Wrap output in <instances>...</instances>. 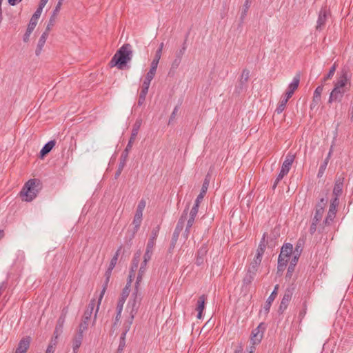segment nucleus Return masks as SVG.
Instances as JSON below:
<instances>
[{"label":"nucleus","instance_id":"nucleus-34","mask_svg":"<svg viewBox=\"0 0 353 353\" xmlns=\"http://www.w3.org/2000/svg\"><path fill=\"white\" fill-rule=\"evenodd\" d=\"M187 39H188V35L186 36L185 39L183 43L181 48L176 52L175 58L179 59L181 60L182 59V57L186 50V48H187V44H186Z\"/></svg>","mask_w":353,"mask_h":353},{"label":"nucleus","instance_id":"nucleus-14","mask_svg":"<svg viewBox=\"0 0 353 353\" xmlns=\"http://www.w3.org/2000/svg\"><path fill=\"white\" fill-rule=\"evenodd\" d=\"M188 209H189V205H188L185 208V210L183 211L182 214L177 222L176 226L174 229V232L180 234V233L183 230L184 225H185V222L188 217Z\"/></svg>","mask_w":353,"mask_h":353},{"label":"nucleus","instance_id":"nucleus-58","mask_svg":"<svg viewBox=\"0 0 353 353\" xmlns=\"http://www.w3.org/2000/svg\"><path fill=\"white\" fill-rule=\"evenodd\" d=\"M154 245H155V241L149 239V240L147 243L146 250L153 252V248H154Z\"/></svg>","mask_w":353,"mask_h":353},{"label":"nucleus","instance_id":"nucleus-2","mask_svg":"<svg viewBox=\"0 0 353 353\" xmlns=\"http://www.w3.org/2000/svg\"><path fill=\"white\" fill-rule=\"evenodd\" d=\"M41 187V182L39 179H30L25 183L20 194L21 196H26L24 199L26 201H31L37 196Z\"/></svg>","mask_w":353,"mask_h":353},{"label":"nucleus","instance_id":"nucleus-12","mask_svg":"<svg viewBox=\"0 0 353 353\" xmlns=\"http://www.w3.org/2000/svg\"><path fill=\"white\" fill-rule=\"evenodd\" d=\"M327 203V198L323 197L320 199L319 201H318V203L315 205L314 216L317 217L321 220Z\"/></svg>","mask_w":353,"mask_h":353},{"label":"nucleus","instance_id":"nucleus-27","mask_svg":"<svg viewBox=\"0 0 353 353\" xmlns=\"http://www.w3.org/2000/svg\"><path fill=\"white\" fill-rule=\"evenodd\" d=\"M261 261L262 258H258V256H255L248 268L249 272L252 273H256L258 268L261 263Z\"/></svg>","mask_w":353,"mask_h":353},{"label":"nucleus","instance_id":"nucleus-56","mask_svg":"<svg viewBox=\"0 0 353 353\" xmlns=\"http://www.w3.org/2000/svg\"><path fill=\"white\" fill-rule=\"evenodd\" d=\"M178 111H179V106L176 105L174 108V110H173V111H172V114H171V115L170 117L169 123H168L169 124L171 123L172 121L175 119V117H176V116L177 114Z\"/></svg>","mask_w":353,"mask_h":353},{"label":"nucleus","instance_id":"nucleus-59","mask_svg":"<svg viewBox=\"0 0 353 353\" xmlns=\"http://www.w3.org/2000/svg\"><path fill=\"white\" fill-rule=\"evenodd\" d=\"M155 74H156V72L149 70L148 72V73L146 74L145 79L151 81L154 79Z\"/></svg>","mask_w":353,"mask_h":353},{"label":"nucleus","instance_id":"nucleus-33","mask_svg":"<svg viewBox=\"0 0 353 353\" xmlns=\"http://www.w3.org/2000/svg\"><path fill=\"white\" fill-rule=\"evenodd\" d=\"M249 78H250V70H248L247 68H245L242 71V74H241V78L239 81L240 82V84L243 83L247 85Z\"/></svg>","mask_w":353,"mask_h":353},{"label":"nucleus","instance_id":"nucleus-32","mask_svg":"<svg viewBox=\"0 0 353 353\" xmlns=\"http://www.w3.org/2000/svg\"><path fill=\"white\" fill-rule=\"evenodd\" d=\"M110 281H108L106 279H105V281H104V283H103V289L101 292V294H100V296H99V301H98V304H97V309H96V312H95V314H94V321L96 320V318H97V312L99 310V305L101 304V299L105 294V292L108 288V283H109Z\"/></svg>","mask_w":353,"mask_h":353},{"label":"nucleus","instance_id":"nucleus-22","mask_svg":"<svg viewBox=\"0 0 353 353\" xmlns=\"http://www.w3.org/2000/svg\"><path fill=\"white\" fill-rule=\"evenodd\" d=\"M343 180L342 177H337L335 180V183L333 189L334 196H340L343 192Z\"/></svg>","mask_w":353,"mask_h":353},{"label":"nucleus","instance_id":"nucleus-45","mask_svg":"<svg viewBox=\"0 0 353 353\" xmlns=\"http://www.w3.org/2000/svg\"><path fill=\"white\" fill-rule=\"evenodd\" d=\"M159 230H160V226L159 225H157L155 228H154L152 229V233H151V236L150 237V239H152L154 241H156V239H157V238L158 236Z\"/></svg>","mask_w":353,"mask_h":353},{"label":"nucleus","instance_id":"nucleus-51","mask_svg":"<svg viewBox=\"0 0 353 353\" xmlns=\"http://www.w3.org/2000/svg\"><path fill=\"white\" fill-rule=\"evenodd\" d=\"M179 234L175 232H173L172 237L170 243V248H174L175 247V245L178 241Z\"/></svg>","mask_w":353,"mask_h":353},{"label":"nucleus","instance_id":"nucleus-3","mask_svg":"<svg viewBox=\"0 0 353 353\" xmlns=\"http://www.w3.org/2000/svg\"><path fill=\"white\" fill-rule=\"evenodd\" d=\"M295 159V154H292L291 152H288L285 157V159L283 161L281 169L280 170L279 174H278L277 177L276 178L274 183L272 185V189L274 190L279 181L289 172L291 166L294 161Z\"/></svg>","mask_w":353,"mask_h":353},{"label":"nucleus","instance_id":"nucleus-57","mask_svg":"<svg viewBox=\"0 0 353 353\" xmlns=\"http://www.w3.org/2000/svg\"><path fill=\"white\" fill-rule=\"evenodd\" d=\"M163 43H161L159 48L157 50L154 57H157V59H160L162 54V50L163 48Z\"/></svg>","mask_w":353,"mask_h":353},{"label":"nucleus","instance_id":"nucleus-17","mask_svg":"<svg viewBox=\"0 0 353 353\" xmlns=\"http://www.w3.org/2000/svg\"><path fill=\"white\" fill-rule=\"evenodd\" d=\"M83 332L84 330H81L79 329L78 333L74 336L73 342H72V349L73 353H77L79 348L80 347L83 338Z\"/></svg>","mask_w":353,"mask_h":353},{"label":"nucleus","instance_id":"nucleus-13","mask_svg":"<svg viewBox=\"0 0 353 353\" xmlns=\"http://www.w3.org/2000/svg\"><path fill=\"white\" fill-rule=\"evenodd\" d=\"M210 177H211L210 174L209 173H208L204 179L201 192L195 200L196 203H201L202 201V200H203L204 196L205 195L207 190L208 189Z\"/></svg>","mask_w":353,"mask_h":353},{"label":"nucleus","instance_id":"nucleus-63","mask_svg":"<svg viewBox=\"0 0 353 353\" xmlns=\"http://www.w3.org/2000/svg\"><path fill=\"white\" fill-rule=\"evenodd\" d=\"M264 252L265 250L263 249V248L258 246V248L256 250V254L255 256H258V258H262Z\"/></svg>","mask_w":353,"mask_h":353},{"label":"nucleus","instance_id":"nucleus-28","mask_svg":"<svg viewBox=\"0 0 353 353\" xmlns=\"http://www.w3.org/2000/svg\"><path fill=\"white\" fill-rule=\"evenodd\" d=\"M41 14V12L37 10L34 12V13L33 14V15L32 16V17L30 20V22L28 25V27L34 30L37 26V21H38L39 18L40 17Z\"/></svg>","mask_w":353,"mask_h":353},{"label":"nucleus","instance_id":"nucleus-43","mask_svg":"<svg viewBox=\"0 0 353 353\" xmlns=\"http://www.w3.org/2000/svg\"><path fill=\"white\" fill-rule=\"evenodd\" d=\"M181 62V60L179 59L175 58L174 59V61L172 63L171 68H170L169 73H168L169 75H170L171 73H172V74L174 73L175 70L177 69V68L180 65Z\"/></svg>","mask_w":353,"mask_h":353},{"label":"nucleus","instance_id":"nucleus-9","mask_svg":"<svg viewBox=\"0 0 353 353\" xmlns=\"http://www.w3.org/2000/svg\"><path fill=\"white\" fill-rule=\"evenodd\" d=\"M265 329V323H261L258 327L252 332L251 341L253 344H257L261 342L263 338V332Z\"/></svg>","mask_w":353,"mask_h":353},{"label":"nucleus","instance_id":"nucleus-46","mask_svg":"<svg viewBox=\"0 0 353 353\" xmlns=\"http://www.w3.org/2000/svg\"><path fill=\"white\" fill-rule=\"evenodd\" d=\"M153 252L145 250V252L143 256V263L144 265H147V263L151 259Z\"/></svg>","mask_w":353,"mask_h":353},{"label":"nucleus","instance_id":"nucleus-50","mask_svg":"<svg viewBox=\"0 0 353 353\" xmlns=\"http://www.w3.org/2000/svg\"><path fill=\"white\" fill-rule=\"evenodd\" d=\"M159 60L160 59H157V57L154 58V59L152 60V61L151 63L150 70L154 71V72L157 71Z\"/></svg>","mask_w":353,"mask_h":353},{"label":"nucleus","instance_id":"nucleus-53","mask_svg":"<svg viewBox=\"0 0 353 353\" xmlns=\"http://www.w3.org/2000/svg\"><path fill=\"white\" fill-rule=\"evenodd\" d=\"M125 302V300L120 299H119L117 305V313L121 314Z\"/></svg>","mask_w":353,"mask_h":353},{"label":"nucleus","instance_id":"nucleus-20","mask_svg":"<svg viewBox=\"0 0 353 353\" xmlns=\"http://www.w3.org/2000/svg\"><path fill=\"white\" fill-rule=\"evenodd\" d=\"M49 31L50 30H47V29H46L45 32L41 34V37L39 38V40L38 41L37 46V48L35 50V54L37 56H39L41 54L43 47L44 46V45L46 43L47 37L49 34Z\"/></svg>","mask_w":353,"mask_h":353},{"label":"nucleus","instance_id":"nucleus-38","mask_svg":"<svg viewBox=\"0 0 353 353\" xmlns=\"http://www.w3.org/2000/svg\"><path fill=\"white\" fill-rule=\"evenodd\" d=\"M288 101V99H287L285 98H283V99H281L279 101L278 107L276 108L275 112L277 114H281L285 110Z\"/></svg>","mask_w":353,"mask_h":353},{"label":"nucleus","instance_id":"nucleus-18","mask_svg":"<svg viewBox=\"0 0 353 353\" xmlns=\"http://www.w3.org/2000/svg\"><path fill=\"white\" fill-rule=\"evenodd\" d=\"M323 90V85H319L314 92L312 102L310 105V108L312 110L316 108L321 99V93Z\"/></svg>","mask_w":353,"mask_h":353},{"label":"nucleus","instance_id":"nucleus-39","mask_svg":"<svg viewBox=\"0 0 353 353\" xmlns=\"http://www.w3.org/2000/svg\"><path fill=\"white\" fill-rule=\"evenodd\" d=\"M255 274H256V273L250 272L249 270H248V272L246 273V274L243 280V284L244 285L250 284L252 282V281L254 280Z\"/></svg>","mask_w":353,"mask_h":353},{"label":"nucleus","instance_id":"nucleus-5","mask_svg":"<svg viewBox=\"0 0 353 353\" xmlns=\"http://www.w3.org/2000/svg\"><path fill=\"white\" fill-rule=\"evenodd\" d=\"M350 75L347 68H343L340 72L336 81L334 82V86L348 91L350 87Z\"/></svg>","mask_w":353,"mask_h":353},{"label":"nucleus","instance_id":"nucleus-7","mask_svg":"<svg viewBox=\"0 0 353 353\" xmlns=\"http://www.w3.org/2000/svg\"><path fill=\"white\" fill-rule=\"evenodd\" d=\"M346 92H347V90H343L341 88H336L334 86V88L332 89V90L331 91V92L330 94L327 103L331 104L333 102H338V103L341 102V101L343 98L344 94Z\"/></svg>","mask_w":353,"mask_h":353},{"label":"nucleus","instance_id":"nucleus-24","mask_svg":"<svg viewBox=\"0 0 353 353\" xmlns=\"http://www.w3.org/2000/svg\"><path fill=\"white\" fill-rule=\"evenodd\" d=\"M206 300V296L205 294H203L199 297V299L197 301V307L196 310L198 311L197 318L201 319L202 318V313L203 310L205 307V302Z\"/></svg>","mask_w":353,"mask_h":353},{"label":"nucleus","instance_id":"nucleus-62","mask_svg":"<svg viewBox=\"0 0 353 353\" xmlns=\"http://www.w3.org/2000/svg\"><path fill=\"white\" fill-rule=\"evenodd\" d=\"M288 261H289V259L283 257L282 256H279L278 263L285 264L287 265Z\"/></svg>","mask_w":353,"mask_h":353},{"label":"nucleus","instance_id":"nucleus-41","mask_svg":"<svg viewBox=\"0 0 353 353\" xmlns=\"http://www.w3.org/2000/svg\"><path fill=\"white\" fill-rule=\"evenodd\" d=\"M329 162V158H325L323 163L320 165L319 170L317 174V176L321 178L324 174L325 170L327 168V163Z\"/></svg>","mask_w":353,"mask_h":353},{"label":"nucleus","instance_id":"nucleus-40","mask_svg":"<svg viewBox=\"0 0 353 353\" xmlns=\"http://www.w3.org/2000/svg\"><path fill=\"white\" fill-rule=\"evenodd\" d=\"M59 12H55V8L54 9L52 14L49 19L48 23L47 25L46 29L47 30H50L52 27L54 25L56 17Z\"/></svg>","mask_w":353,"mask_h":353},{"label":"nucleus","instance_id":"nucleus-37","mask_svg":"<svg viewBox=\"0 0 353 353\" xmlns=\"http://www.w3.org/2000/svg\"><path fill=\"white\" fill-rule=\"evenodd\" d=\"M335 216H336L335 212H331L328 211L325 220L323 222V224L325 226L330 225L332 223V222L333 221Z\"/></svg>","mask_w":353,"mask_h":353},{"label":"nucleus","instance_id":"nucleus-64","mask_svg":"<svg viewBox=\"0 0 353 353\" xmlns=\"http://www.w3.org/2000/svg\"><path fill=\"white\" fill-rule=\"evenodd\" d=\"M48 0H40V2H39V7L37 8V10H39L40 12H42V10H43V8H44V6L46 5L47 2H48Z\"/></svg>","mask_w":353,"mask_h":353},{"label":"nucleus","instance_id":"nucleus-61","mask_svg":"<svg viewBox=\"0 0 353 353\" xmlns=\"http://www.w3.org/2000/svg\"><path fill=\"white\" fill-rule=\"evenodd\" d=\"M286 265L285 264H280V263H278V266H277V274H282L283 272L285 270V268H286Z\"/></svg>","mask_w":353,"mask_h":353},{"label":"nucleus","instance_id":"nucleus-52","mask_svg":"<svg viewBox=\"0 0 353 353\" xmlns=\"http://www.w3.org/2000/svg\"><path fill=\"white\" fill-rule=\"evenodd\" d=\"M125 336L126 334L125 333H121L119 345V347H121V349H124L125 347Z\"/></svg>","mask_w":353,"mask_h":353},{"label":"nucleus","instance_id":"nucleus-30","mask_svg":"<svg viewBox=\"0 0 353 353\" xmlns=\"http://www.w3.org/2000/svg\"><path fill=\"white\" fill-rule=\"evenodd\" d=\"M130 150H131V149L125 148V150L123 151V152L120 157L119 163V166H120V168H124V167L126 164L128 157V154Z\"/></svg>","mask_w":353,"mask_h":353},{"label":"nucleus","instance_id":"nucleus-16","mask_svg":"<svg viewBox=\"0 0 353 353\" xmlns=\"http://www.w3.org/2000/svg\"><path fill=\"white\" fill-rule=\"evenodd\" d=\"M279 288V285L278 284L274 286V290L270 294L265 303V305L263 307V311L266 314L269 312L272 303L274 301L275 298L277 296Z\"/></svg>","mask_w":353,"mask_h":353},{"label":"nucleus","instance_id":"nucleus-60","mask_svg":"<svg viewBox=\"0 0 353 353\" xmlns=\"http://www.w3.org/2000/svg\"><path fill=\"white\" fill-rule=\"evenodd\" d=\"M300 255H297L296 254H294L293 257L290 261V265L295 267L298 263Z\"/></svg>","mask_w":353,"mask_h":353},{"label":"nucleus","instance_id":"nucleus-26","mask_svg":"<svg viewBox=\"0 0 353 353\" xmlns=\"http://www.w3.org/2000/svg\"><path fill=\"white\" fill-rule=\"evenodd\" d=\"M294 291V287L291 286V287L286 288V290H285L284 295H283L281 302L285 303L287 305H289V303L290 302V301L292 299Z\"/></svg>","mask_w":353,"mask_h":353},{"label":"nucleus","instance_id":"nucleus-11","mask_svg":"<svg viewBox=\"0 0 353 353\" xmlns=\"http://www.w3.org/2000/svg\"><path fill=\"white\" fill-rule=\"evenodd\" d=\"M141 124H142L141 119H138L136 120L134 124L133 125L130 138L129 141L126 145V148H128L129 149H132L133 143L137 138V136L138 134V132H139V130L140 129Z\"/></svg>","mask_w":353,"mask_h":353},{"label":"nucleus","instance_id":"nucleus-29","mask_svg":"<svg viewBox=\"0 0 353 353\" xmlns=\"http://www.w3.org/2000/svg\"><path fill=\"white\" fill-rule=\"evenodd\" d=\"M65 321V316H61L58 319L57 324L56 325L55 330L54 332V335L57 339L58 336L62 332L63 325Z\"/></svg>","mask_w":353,"mask_h":353},{"label":"nucleus","instance_id":"nucleus-42","mask_svg":"<svg viewBox=\"0 0 353 353\" xmlns=\"http://www.w3.org/2000/svg\"><path fill=\"white\" fill-rule=\"evenodd\" d=\"M250 3H248V2H244V4L243 5L242 11L240 16V19L241 21H243L244 19L245 18L248 11L250 7Z\"/></svg>","mask_w":353,"mask_h":353},{"label":"nucleus","instance_id":"nucleus-25","mask_svg":"<svg viewBox=\"0 0 353 353\" xmlns=\"http://www.w3.org/2000/svg\"><path fill=\"white\" fill-rule=\"evenodd\" d=\"M292 252V245L290 243H287L282 246L279 256H282L283 257L289 259Z\"/></svg>","mask_w":353,"mask_h":353},{"label":"nucleus","instance_id":"nucleus-54","mask_svg":"<svg viewBox=\"0 0 353 353\" xmlns=\"http://www.w3.org/2000/svg\"><path fill=\"white\" fill-rule=\"evenodd\" d=\"M34 30L28 27L26 33L23 35V40L24 42H28L29 41L30 36Z\"/></svg>","mask_w":353,"mask_h":353},{"label":"nucleus","instance_id":"nucleus-8","mask_svg":"<svg viewBox=\"0 0 353 353\" xmlns=\"http://www.w3.org/2000/svg\"><path fill=\"white\" fill-rule=\"evenodd\" d=\"M145 207V201L144 200H141L139 203L133 220V224L134 225V228L136 230H137L138 228L140 227L142 221L143 211Z\"/></svg>","mask_w":353,"mask_h":353},{"label":"nucleus","instance_id":"nucleus-6","mask_svg":"<svg viewBox=\"0 0 353 353\" xmlns=\"http://www.w3.org/2000/svg\"><path fill=\"white\" fill-rule=\"evenodd\" d=\"M95 307V300L92 299L90 301L87 309L85 310L82 317V321L79 324V329L81 330H86L88 327V323L92 314L93 310Z\"/></svg>","mask_w":353,"mask_h":353},{"label":"nucleus","instance_id":"nucleus-21","mask_svg":"<svg viewBox=\"0 0 353 353\" xmlns=\"http://www.w3.org/2000/svg\"><path fill=\"white\" fill-rule=\"evenodd\" d=\"M30 340L29 338H23L19 343L15 353H26L29 346Z\"/></svg>","mask_w":353,"mask_h":353},{"label":"nucleus","instance_id":"nucleus-55","mask_svg":"<svg viewBox=\"0 0 353 353\" xmlns=\"http://www.w3.org/2000/svg\"><path fill=\"white\" fill-rule=\"evenodd\" d=\"M294 269H295V267L290 265L288 266V271H287V273H286V275H285V279H291L292 276V274L294 271Z\"/></svg>","mask_w":353,"mask_h":353},{"label":"nucleus","instance_id":"nucleus-1","mask_svg":"<svg viewBox=\"0 0 353 353\" xmlns=\"http://www.w3.org/2000/svg\"><path fill=\"white\" fill-rule=\"evenodd\" d=\"M133 52L130 43L123 44L114 54L109 63L110 67H117L122 70L123 67L132 59Z\"/></svg>","mask_w":353,"mask_h":353},{"label":"nucleus","instance_id":"nucleus-49","mask_svg":"<svg viewBox=\"0 0 353 353\" xmlns=\"http://www.w3.org/2000/svg\"><path fill=\"white\" fill-rule=\"evenodd\" d=\"M247 87L248 86L243 83L240 84V82L239 81L238 85H236L235 88V92H236L237 94H240L243 90H245L247 89Z\"/></svg>","mask_w":353,"mask_h":353},{"label":"nucleus","instance_id":"nucleus-47","mask_svg":"<svg viewBox=\"0 0 353 353\" xmlns=\"http://www.w3.org/2000/svg\"><path fill=\"white\" fill-rule=\"evenodd\" d=\"M143 274L138 273L137 280L134 284V291H140L139 287H140V283L142 281V276Z\"/></svg>","mask_w":353,"mask_h":353},{"label":"nucleus","instance_id":"nucleus-36","mask_svg":"<svg viewBox=\"0 0 353 353\" xmlns=\"http://www.w3.org/2000/svg\"><path fill=\"white\" fill-rule=\"evenodd\" d=\"M337 64L336 63H334L333 65L330 68L329 72L326 76H325L322 80L323 83H325L328 79H330L334 76L335 71L336 70Z\"/></svg>","mask_w":353,"mask_h":353},{"label":"nucleus","instance_id":"nucleus-10","mask_svg":"<svg viewBox=\"0 0 353 353\" xmlns=\"http://www.w3.org/2000/svg\"><path fill=\"white\" fill-rule=\"evenodd\" d=\"M300 74L297 73L293 78L292 83L288 85V90L285 92V97L288 99L292 97L294 91L297 89L300 83Z\"/></svg>","mask_w":353,"mask_h":353},{"label":"nucleus","instance_id":"nucleus-23","mask_svg":"<svg viewBox=\"0 0 353 353\" xmlns=\"http://www.w3.org/2000/svg\"><path fill=\"white\" fill-rule=\"evenodd\" d=\"M55 144V140H51L46 143L40 151V158L43 159L44 157H46L52 150Z\"/></svg>","mask_w":353,"mask_h":353},{"label":"nucleus","instance_id":"nucleus-44","mask_svg":"<svg viewBox=\"0 0 353 353\" xmlns=\"http://www.w3.org/2000/svg\"><path fill=\"white\" fill-rule=\"evenodd\" d=\"M303 241L299 239L295 246L293 254H296L297 255H301L302 250H303Z\"/></svg>","mask_w":353,"mask_h":353},{"label":"nucleus","instance_id":"nucleus-15","mask_svg":"<svg viewBox=\"0 0 353 353\" xmlns=\"http://www.w3.org/2000/svg\"><path fill=\"white\" fill-rule=\"evenodd\" d=\"M326 20H327V10H326L325 8H322L319 13L316 30L321 31L323 29V28L325 26Z\"/></svg>","mask_w":353,"mask_h":353},{"label":"nucleus","instance_id":"nucleus-35","mask_svg":"<svg viewBox=\"0 0 353 353\" xmlns=\"http://www.w3.org/2000/svg\"><path fill=\"white\" fill-rule=\"evenodd\" d=\"M121 248H122V246H120L119 248V249L117 250V252H115L114 255L113 256V257L112 258L110 262V264H109V268H111V269H114L116 264H117V260H118V257L119 256V254H120V251L121 250Z\"/></svg>","mask_w":353,"mask_h":353},{"label":"nucleus","instance_id":"nucleus-19","mask_svg":"<svg viewBox=\"0 0 353 353\" xmlns=\"http://www.w3.org/2000/svg\"><path fill=\"white\" fill-rule=\"evenodd\" d=\"M208 252L207 245L203 244L197 251L196 258L195 261V263L199 266L202 265L204 262L205 257Z\"/></svg>","mask_w":353,"mask_h":353},{"label":"nucleus","instance_id":"nucleus-48","mask_svg":"<svg viewBox=\"0 0 353 353\" xmlns=\"http://www.w3.org/2000/svg\"><path fill=\"white\" fill-rule=\"evenodd\" d=\"M130 290L128 288V286H125V288L123 289L122 292L121 294L120 299H123L126 301V299L129 296Z\"/></svg>","mask_w":353,"mask_h":353},{"label":"nucleus","instance_id":"nucleus-4","mask_svg":"<svg viewBox=\"0 0 353 353\" xmlns=\"http://www.w3.org/2000/svg\"><path fill=\"white\" fill-rule=\"evenodd\" d=\"M143 299L142 293L140 291H133L131 297L128 303L127 309L132 319L134 318L141 305Z\"/></svg>","mask_w":353,"mask_h":353},{"label":"nucleus","instance_id":"nucleus-31","mask_svg":"<svg viewBox=\"0 0 353 353\" xmlns=\"http://www.w3.org/2000/svg\"><path fill=\"white\" fill-rule=\"evenodd\" d=\"M141 255V250H138L134 254V258L132 260V263L131 269H130L132 270V272H135L137 270L139 263Z\"/></svg>","mask_w":353,"mask_h":353}]
</instances>
